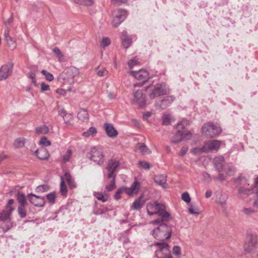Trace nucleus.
<instances>
[{
  "label": "nucleus",
  "mask_w": 258,
  "mask_h": 258,
  "mask_svg": "<svg viewBox=\"0 0 258 258\" xmlns=\"http://www.w3.org/2000/svg\"><path fill=\"white\" fill-rule=\"evenodd\" d=\"M168 220L157 219L150 222L156 226L151 231V234L156 239L165 241L170 238L173 226L167 225L165 223Z\"/></svg>",
  "instance_id": "nucleus-1"
},
{
  "label": "nucleus",
  "mask_w": 258,
  "mask_h": 258,
  "mask_svg": "<svg viewBox=\"0 0 258 258\" xmlns=\"http://www.w3.org/2000/svg\"><path fill=\"white\" fill-rule=\"evenodd\" d=\"M147 212L149 215L158 214L162 220H169L170 214L166 211L164 205L157 201L150 203L147 205Z\"/></svg>",
  "instance_id": "nucleus-2"
},
{
  "label": "nucleus",
  "mask_w": 258,
  "mask_h": 258,
  "mask_svg": "<svg viewBox=\"0 0 258 258\" xmlns=\"http://www.w3.org/2000/svg\"><path fill=\"white\" fill-rule=\"evenodd\" d=\"M188 124L186 120H183L178 123L174 127L177 130V132L172 137V141L175 143H178L183 140L190 139L192 134L188 131H185V126Z\"/></svg>",
  "instance_id": "nucleus-3"
},
{
  "label": "nucleus",
  "mask_w": 258,
  "mask_h": 258,
  "mask_svg": "<svg viewBox=\"0 0 258 258\" xmlns=\"http://www.w3.org/2000/svg\"><path fill=\"white\" fill-rule=\"evenodd\" d=\"M202 132L204 135L208 138H214L221 134L222 130L218 124L208 122L203 125L202 128Z\"/></svg>",
  "instance_id": "nucleus-4"
},
{
  "label": "nucleus",
  "mask_w": 258,
  "mask_h": 258,
  "mask_svg": "<svg viewBox=\"0 0 258 258\" xmlns=\"http://www.w3.org/2000/svg\"><path fill=\"white\" fill-rule=\"evenodd\" d=\"M79 74V70L75 67H70L67 68L59 77V80L63 81V84H73L74 82V78Z\"/></svg>",
  "instance_id": "nucleus-5"
},
{
  "label": "nucleus",
  "mask_w": 258,
  "mask_h": 258,
  "mask_svg": "<svg viewBox=\"0 0 258 258\" xmlns=\"http://www.w3.org/2000/svg\"><path fill=\"white\" fill-rule=\"evenodd\" d=\"M151 88V92L149 96L151 99L154 98L161 95H166L169 93V89L165 83L158 84L153 88L149 86L146 87L145 90Z\"/></svg>",
  "instance_id": "nucleus-6"
},
{
  "label": "nucleus",
  "mask_w": 258,
  "mask_h": 258,
  "mask_svg": "<svg viewBox=\"0 0 258 258\" xmlns=\"http://www.w3.org/2000/svg\"><path fill=\"white\" fill-rule=\"evenodd\" d=\"M155 245L159 246V248L156 251L155 255L158 258H172L169 250V245L166 242H156Z\"/></svg>",
  "instance_id": "nucleus-7"
},
{
  "label": "nucleus",
  "mask_w": 258,
  "mask_h": 258,
  "mask_svg": "<svg viewBox=\"0 0 258 258\" xmlns=\"http://www.w3.org/2000/svg\"><path fill=\"white\" fill-rule=\"evenodd\" d=\"M89 158L90 160L99 165H101L104 161V155L101 150L96 147L91 148Z\"/></svg>",
  "instance_id": "nucleus-8"
},
{
  "label": "nucleus",
  "mask_w": 258,
  "mask_h": 258,
  "mask_svg": "<svg viewBox=\"0 0 258 258\" xmlns=\"http://www.w3.org/2000/svg\"><path fill=\"white\" fill-rule=\"evenodd\" d=\"M257 243V236L255 234H248L247 241L245 242L244 247V250L248 252L254 251Z\"/></svg>",
  "instance_id": "nucleus-9"
},
{
  "label": "nucleus",
  "mask_w": 258,
  "mask_h": 258,
  "mask_svg": "<svg viewBox=\"0 0 258 258\" xmlns=\"http://www.w3.org/2000/svg\"><path fill=\"white\" fill-rule=\"evenodd\" d=\"M221 145V142L219 140H212L207 142L202 148V151L205 152H217Z\"/></svg>",
  "instance_id": "nucleus-10"
},
{
  "label": "nucleus",
  "mask_w": 258,
  "mask_h": 258,
  "mask_svg": "<svg viewBox=\"0 0 258 258\" xmlns=\"http://www.w3.org/2000/svg\"><path fill=\"white\" fill-rule=\"evenodd\" d=\"M119 165V162L116 159H111L108 161L106 167V169L108 172V173L106 175L107 178H111L112 177H116V174L114 172Z\"/></svg>",
  "instance_id": "nucleus-11"
},
{
  "label": "nucleus",
  "mask_w": 258,
  "mask_h": 258,
  "mask_svg": "<svg viewBox=\"0 0 258 258\" xmlns=\"http://www.w3.org/2000/svg\"><path fill=\"white\" fill-rule=\"evenodd\" d=\"M28 199L30 202L35 207H42L44 206L45 203L44 197L38 196L33 194H29L28 195Z\"/></svg>",
  "instance_id": "nucleus-12"
},
{
  "label": "nucleus",
  "mask_w": 258,
  "mask_h": 258,
  "mask_svg": "<svg viewBox=\"0 0 258 258\" xmlns=\"http://www.w3.org/2000/svg\"><path fill=\"white\" fill-rule=\"evenodd\" d=\"M128 73L132 75L138 80L145 82L148 78V72L145 70H140L139 71H130Z\"/></svg>",
  "instance_id": "nucleus-13"
},
{
  "label": "nucleus",
  "mask_w": 258,
  "mask_h": 258,
  "mask_svg": "<svg viewBox=\"0 0 258 258\" xmlns=\"http://www.w3.org/2000/svg\"><path fill=\"white\" fill-rule=\"evenodd\" d=\"M133 96L134 98L133 101L134 103H137L141 107H143L145 105L146 100L143 97V92L141 90L134 91Z\"/></svg>",
  "instance_id": "nucleus-14"
},
{
  "label": "nucleus",
  "mask_w": 258,
  "mask_h": 258,
  "mask_svg": "<svg viewBox=\"0 0 258 258\" xmlns=\"http://www.w3.org/2000/svg\"><path fill=\"white\" fill-rule=\"evenodd\" d=\"M174 98L171 96H168L162 100L156 102V106L158 108L165 109L174 100Z\"/></svg>",
  "instance_id": "nucleus-15"
},
{
  "label": "nucleus",
  "mask_w": 258,
  "mask_h": 258,
  "mask_svg": "<svg viewBox=\"0 0 258 258\" xmlns=\"http://www.w3.org/2000/svg\"><path fill=\"white\" fill-rule=\"evenodd\" d=\"M13 66L10 64L3 66L0 69V81L7 79L12 73Z\"/></svg>",
  "instance_id": "nucleus-16"
},
{
  "label": "nucleus",
  "mask_w": 258,
  "mask_h": 258,
  "mask_svg": "<svg viewBox=\"0 0 258 258\" xmlns=\"http://www.w3.org/2000/svg\"><path fill=\"white\" fill-rule=\"evenodd\" d=\"M104 130L107 135L112 138H115L118 135V132L111 123H105L104 124Z\"/></svg>",
  "instance_id": "nucleus-17"
},
{
  "label": "nucleus",
  "mask_w": 258,
  "mask_h": 258,
  "mask_svg": "<svg viewBox=\"0 0 258 258\" xmlns=\"http://www.w3.org/2000/svg\"><path fill=\"white\" fill-rule=\"evenodd\" d=\"M215 167L219 172H221L223 169V164L225 162L224 158L222 156L216 157L214 159Z\"/></svg>",
  "instance_id": "nucleus-18"
},
{
  "label": "nucleus",
  "mask_w": 258,
  "mask_h": 258,
  "mask_svg": "<svg viewBox=\"0 0 258 258\" xmlns=\"http://www.w3.org/2000/svg\"><path fill=\"white\" fill-rule=\"evenodd\" d=\"M140 188L139 183L136 180L129 188L124 187L125 192L128 195L137 193Z\"/></svg>",
  "instance_id": "nucleus-19"
},
{
  "label": "nucleus",
  "mask_w": 258,
  "mask_h": 258,
  "mask_svg": "<svg viewBox=\"0 0 258 258\" xmlns=\"http://www.w3.org/2000/svg\"><path fill=\"white\" fill-rule=\"evenodd\" d=\"M121 38L123 47L125 48H128L131 44V39L127 35L126 31L122 32Z\"/></svg>",
  "instance_id": "nucleus-20"
},
{
  "label": "nucleus",
  "mask_w": 258,
  "mask_h": 258,
  "mask_svg": "<svg viewBox=\"0 0 258 258\" xmlns=\"http://www.w3.org/2000/svg\"><path fill=\"white\" fill-rule=\"evenodd\" d=\"M35 155L40 160H47L48 158L49 154L45 149L37 150L35 152Z\"/></svg>",
  "instance_id": "nucleus-21"
},
{
  "label": "nucleus",
  "mask_w": 258,
  "mask_h": 258,
  "mask_svg": "<svg viewBox=\"0 0 258 258\" xmlns=\"http://www.w3.org/2000/svg\"><path fill=\"white\" fill-rule=\"evenodd\" d=\"M155 182L158 185L164 187L166 183V176L165 174L156 175L154 177Z\"/></svg>",
  "instance_id": "nucleus-22"
},
{
  "label": "nucleus",
  "mask_w": 258,
  "mask_h": 258,
  "mask_svg": "<svg viewBox=\"0 0 258 258\" xmlns=\"http://www.w3.org/2000/svg\"><path fill=\"white\" fill-rule=\"evenodd\" d=\"M223 170L228 176H231L234 174L236 169L231 163H228L225 165Z\"/></svg>",
  "instance_id": "nucleus-23"
},
{
  "label": "nucleus",
  "mask_w": 258,
  "mask_h": 258,
  "mask_svg": "<svg viewBox=\"0 0 258 258\" xmlns=\"http://www.w3.org/2000/svg\"><path fill=\"white\" fill-rule=\"evenodd\" d=\"M127 16V12L123 9H118L114 12V17L123 21Z\"/></svg>",
  "instance_id": "nucleus-24"
},
{
  "label": "nucleus",
  "mask_w": 258,
  "mask_h": 258,
  "mask_svg": "<svg viewBox=\"0 0 258 258\" xmlns=\"http://www.w3.org/2000/svg\"><path fill=\"white\" fill-rule=\"evenodd\" d=\"M78 118L79 120L84 122L88 121L89 119V114L87 110L81 109L78 114Z\"/></svg>",
  "instance_id": "nucleus-25"
},
{
  "label": "nucleus",
  "mask_w": 258,
  "mask_h": 258,
  "mask_svg": "<svg viewBox=\"0 0 258 258\" xmlns=\"http://www.w3.org/2000/svg\"><path fill=\"white\" fill-rule=\"evenodd\" d=\"M17 200L19 203V206H27L28 203L25 195L21 192H18L17 195Z\"/></svg>",
  "instance_id": "nucleus-26"
},
{
  "label": "nucleus",
  "mask_w": 258,
  "mask_h": 258,
  "mask_svg": "<svg viewBox=\"0 0 258 258\" xmlns=\"http://www.w3.org/2000/svg\"><path fill=\"white\" fill-rule=\"evenodd\" d=\"M251 191L244 187V186H240L238 187V194L239 197L244 198L249 195Z\"/></svg>",
  "instance_id": "nucleus-27"
},
{
  "label": "nucleus",
  "mask_w": 258,
  "mask_h": 258,
  "mask_svg": "<svg viewBox=\"0 0 258 258\" xmlns=\"http://www.w3.org/2000/svg\"><path fill=\"white\" fill-rule=\"evenodd\" d=\"M142 197H140L136 199L132 205V208L135 210H140L144 205V202H142Z\"/></svg>",
  "instance_id": "nucleus-28"
},
{
  "label": "nucleus",
  "mask_w": 258,
  "mask_h": 258,
  "mask_svg": "<svg viewBox=\"0 0 258 258\" xmlns=\"http://www.w3.org/2000/svg\"><path fill=\"white\" fill-rule=\"evenodd\" d=\"M228 197L226 195H221L219 200L217 201V203L220 205L221 207L224 210H226V204Z\"/></svg>",
  "instance_id": "nucleus-29"
},
{
  "label": "nucleus",
  "mask_w": 258,
  "mask_h": 258,
  "mask_svg": "<svg viewBox=\"0 0 258 258\" xmlns=\"http://www.w3.org/2000/svg\"><path fill=\"white\" fill-rule=\"evenodd\" d=\"M97 130L94 127H90L87 131L84 132L82 135L85 137H95L97 134Z\"/></svg>",
  "instance_id": "nucleus-30"
},
{
  "label": "nucleus",
  "mask_w": 258,
  "mask_h": 258,
  "mask_svg": "<svg viewBox=\"0 0 258 258\" xmlns=\"http://www.w3.org/2000/svg\"><path fill=\"white\" fill-rule=\"evenodd\" d=\"M64 178L66 180L68 184L72 188H75L76 187L74 180L72 178L69 173L66 172L64 174Z\"/></svg>",
  "instance_id": "nucleus-31"
},
{
  "label": "nucleus",
  "mask_w": 258,
  "mask_h": 258,
  "mask_svg": "<svg viewBox=\"0 0 258 258\" xmlns=\"http://www.w3.org/2000/svg\"><path fill=\"white\" fill-rule=\"evenodd\" d=\"M137 148L143 154H148L150 153L149 149L144 143H138Z\"/></svg>",
  "instance_id": "nucleus-32"
},
{
  "label": "nucleus",
  "mask_w": 258,
  "mask_h": 258,
  "mask_svg": "<svg viewBox=\"0 0 258 258\" xmlns=\"http://www.w3.org/2000/svg\"><path fill=\"white\" fill-rule=\"evenodd\" d=\"M49 132L48 126L45 125H40L35 129V132L38 135L46 134Z\"/></svg>",
  "instance_id": "nucleus-33"
},
{
  "label": "nucleus",
  "mask_w": 258,
  "mask_h": 258,
  "mask_svg": "<svg viewBox=\"0 0 258 258\" xmlns=\"http://www.w3.org/2000/svg\"><path fill=\"white\" fill-rule=\"evenodd\" d=\"M53 51L57 57L59 61H64L66 60L64 55L62 54L60 50L58 47H54Z\"/></svg>",
  "instance_id": "nucleus-34"
},
{
  "label": "nucleus",
  "mask_w": 258,
  "mask_h": 258,
  "mask_svg": "<svg viewBox=\"0 0 258 258\" xmlns=\"http://www.w3.org/2000/svg\"><path fill=\"white\" fill-rule=\"evenodd\" d=\"M26 207L27 206L25 205L18 206V214L21 218H24L26 217Z\"/></svg>",
  "instance_id": "nucleus-35"
},
{
  "label": "nucleus",
  "mask_w": 258,
  "mask_h": 258,
  "mask_svg": "<svg viewBox=\"0 0 258 258\" xmlns=\"http://www.w3.org/2000/svg\"><path fill=\"white\" fill-rule=\"evenodd\" d=\"M72 152L71 149H68L66 153L62 155L61 161L62 162L66 163L70 161V159L72 156Z\"/></svg>",
  "instance_id": "nucleus-36"
},
{
  "label": "nucleus",
  "mask_w": 258,
  "mask_h": 258,
  "mask_svg": "<svg viewBox=\"0 0 258 258\" xmlns=\"http://www.w3.org/2000/svg\"><path fill=\"white\" fill-rule=\"evenodd\" d=\"M60 191L62 196L66 195L68 192L67 186L64 183V181L63 177H60Z\"/></svg>",
  "instance_id": "nucleus-37"
},
{
  "label": "nucleus",
  "mask_w": 258,
  "mask_h": 258,
  "mask_svg": "<svg viewBox=\"0 0 258 258\" xmlns=\"http://www.w3.org/2000/svg\"><path fill=\"white\" fill-rule=\"evenodd\" d=\"M25 140L23 138L17 139L15 141L14 146L16 148H22L25 145Z\"/></svg>",
  "instance_id": "nucleus-38"
},
{
  "label": "nucleus",
  "mask_w": 258,
  "mask_h": 258,
  "mask_svg": "<svg viewBox=\"0 0 258 258\" xmlns=\"http://www.w3.org/2000/svg\"><path fill=\"white\" fill-rule=\"evenodd\" d=\"M11 213L12 212H9V211L6 210V209L2 212H0V220L3 221L8 219Z\"/></svg>",
  "instance_id": "nucleus-39"
},
{
  "label": "nucleus",
  "mask_w": 258,
  "mask_h": 258,
  "mask_svg": "<svg viewBox=\"0 0 258 258\" xmlns=\"http://www.w3.org/2000/svg\"><path fill=\"white\" fill-rule=\"evenodd\" d=\"M162 119L164 125H169L171 122L172 117L170 114L165 113L163 115Z\"/></svg>",
  "instance_id": "nucleus-40"
},
{
  "label": "nucleus",
  "mask_w": 258,
  "mask_h": 258,
  "mask_svg": "<svg viewBox=\"0 0 258 258\" xmlns=\"http://www.w3.org/2000/svg\"><path fill=\"white\" fill-rule=\"evenodd\" d=\"M111 178L112 180L110 183L105 187V189L108 191H112L115 188V177H112Z\"/></svg>",
  "instance_id": "nucleus-41"
},
{
  "label": "nucleus",
  "mask_w": 258,
  "mask_h": 258,
  "mask_svg": "<svg viewBox=\"0 0 258 258\" xmlns=\"http://www.w3.org/2000/svg\"><path fill=\"white\" fill-rule=\"evenodd\" d=\"M6 41L7 45L11 49L13 50L16 48L17 44L16 41L12 38H9L8 39H7Z\"/></svg>",
  "instance_id": "nucleus-42"
},
{
  "label": "nucleus",
  "mask_w": 258,
  "mask_h": 258,
  "mask_svg": "<svg viewBox=\"0 0 258 258\" xmlns=\"http://www.w3.org/2000/svg\"><path fill=\"white\" fill-rule=\"evenodd\" d=\"M59 114L63 118L64 121L66 123H68V121L66 120L65 117L68 116L70 118H72L71 114L67 113V112L63 109H60L58 110Z\"/></svg>",
  "instance_id": "nucleus-43"
},
{
  "label": "nucleus",
  "mask_w": 258,
  "mask_h": 258,
  "mask_svg": "<svg viewBox=\"0 0 258 258\" xmlns=\"http://www.w3.org/2000/svg\"><path fill=\"white\" fill-rule=\"evenodd\" d=\"M39 143L40 145L45 147L49 146L51 145V142L48 140L46 137L44 136L41 138Z\"/></svg>",
  "instance_id": "nucleus-44"
},
{
  "label": "nucleus",
  "mask_w": 258,
  "mask_h": 258,
  "mask_svg": "<svg viewBox=\"0 0 258 258\" xmlns=\"http://www.w3.org/2000/svg\"><path fill=\"white\" fill-rule=\"evenodd\" d=\"M46 197L49 203L51 204H54L56 199V194L55 192H50L47 194Z\"/></svg>",
  "instance_id": "nucleus-45"
},
{
  "label": "nucleus",
  "mask_w": 258,
  "mask_h": 258,
  "mask_svg": "<svg viewBox=\"0 0 258 258\" xmlns=\"http://www.w3.org/2000/svg\"><path fill=\"white\" fill-rule=\"evenodd\" d=\"M49 189V186L47 184H42L36 187V191L40 192H44Z\"/></svg>",
  "instance_id": "nucleus-46"
},
{
  "label": "nucleus",
  "mask_w": 258,
  "mask_h": 258,
  "mask_svg": "<svg viewBox=\"0 0 258 258\" xmlns=\"http://www.w3.org/2000/svg\"><path fill=\"white\" fill-rule=\"evenodd\" d=\"M13 227V223L8 221L6 223L2 225L1 227L4 232H7Z\"/></svg>",
  "instance_id": "nucleus-47"
},
{
  "label": "nucleus",
  "mask_w": 258,
  "mask_h": 258,
  "mask_svg": "<svg viewBox=\"0 0 258 258\" xmlns=\"http://www.w3.org/2000/svg\"><path fill=\"white\" fill-rule=\"evenodd\" d=\"M123 191H125L124 187L119 188L115 193L114 199L117 200L120 199Z\"/></svg>",
  "instance_id": "nucleus-48"
},
{
  "label": "nucleus",
  "mask_w": 258,
  "mask_h": 258,
  "mask_svg": "<svg viewBox=\"0 0 258 258\" xmlns=\"http://www.w3.org/2000/svg\"><path fill=\"white\" fill-rule=\"evenodd\" d=\"M41 73L45 76L46 80L48 81H52L54 79L53 75L45 70H42Z\"/></svg>",
  "instance_id": "nucleus-49"
},
{
  "label": "nucleus",
  "mask_w": 258,
  "mask_h": 258,
  "mask_svg": "<svg viewBox=\"0 0 258 258\" xmlns=\"http://www.w3.org/2000/svg\"><path fill=\"white\" fill-rule=\"evenodd\" d=\"M233 182L235 183H239L240 185H245L246 182L244 178L239 176L238 178H234Z\"/></svg>",
  "instance_id": "nucleus-50"
},
{
  "label": "nucleus",
  "mask_w": 258,
  "mask_h": 258,
  "mask_svg": "<svg viewBox=\"0 0 258 258\" xmlns=\"http://www.w3.org/2000/svg\"><path fill=\"white\" fill-rule=\"evenodd\" d=\"M94 195L98 200L101 201L102 202H105L107 200V196H103L101 193L95 192Z\"/></svg>",
  "instance_id": "nucleus-51"
},
{
  "label": "nucleus",
  "mask_w": 258,
  "mask_h": 258,
  "mask_svg": "<svg viewBox=\"0 0 258 258\" xmlns=\"http://www.w3.org/2000/svg\"><path fill=\"white\" fill-rule=\"evenodd\" d=\"M14 200L13 199H10L8 201V202L6 205V209L8 210L9 212H12L14 209L11 206V205L14 203Z\"/></svg>",
  "instance_id": "nucleus-52"
},
{
  "label": "nucleus",
  "mask_w": 258,
  "mask_h": 258,
  "mask_svg": "<svg viewBox=\"0 0 258 258\" xmlns=\"http://www.w3.org/2000/svg\"><path fill=\"white\" fill-rule=\"evenodd\" d=\"M97 74L99 77H104L107 75L108 71L105 68H102L99 70H96Z\"/></svg>",
  "instance_id": "nucleus-53"
},
{
  "label": "nucleus",
  "mask_w": 258,
  "mask_h": 258,
  "mask_svg": "<svg viewBox=\"0 0 258 258\" xmlns=\"http://www.w3.org/2000/svg\"><path fill=\"white\" fill-rule=\"evenodd\" d=\"M244 214L247 215H250L255 213V210L251 208H245L242 210Z\"/></svg>",
  "instance_id": "nucleus-54"
},
{
  "label": "nucleus",
  "mask_w": 258,
  "mask_h": 258,
  "mask_svg": "<svg viewBox=\"0 0 258 258\" xmlns=\"http://www.w3.org/2000/svg\"><path fill=\"white\" fill-rule=\"evenodd\" d=\"M173 253L176 256H179L181 254V249L178 246H174L172 250Z\"/></svg>",
  "instance_id": "nucleus-55"
},
{
  "label": "nucleus",
  "mask_w": 258,
  "mask_h": 258,
  "mask_svg": "<svg viewBox=\"0 0 258 258\" xmlns=\"http://www.w3.org/2000/svg\"><path fill=\"white\" fill-rule=\"evenodd\" d=\"M110 43V40L108 37H105L102 39L101 45L104 47L108 46Z\"/></svg>",
  "instance_id": "nucleus-56"
},
{
  "label": "nucleus",
  "mask_w": 258,
  "mask_h": 258,
  "mask_svg": "<svg viewBox=\"0 0 258 258\" xmlns=\"http://www.w3.org/2000/svg\"><path fill=\"white\" fill-rule=\"evenodd\" d=\"M122 22V21H121L120 19H118V18L114 17L112 22V25L114 27H117Z\"/></svg>",
  "instance_id": "nucleus-57"
},
{
  "label": "nucleus",
  "mask_w": 258,
  "mask_h": 258,
  "mask_svg": "<svg viewBox=\"0 0 258 258\" xmlns=\"http://www.w3.org/2000/svg\"><path fill=\"white\" fill-rule=\"evenodd\" d=\"M226 176L221 172H219L218 176H214V179L217 181H223L226 179Z\"/></svg>",
  "instance_id": "nucleus-58"
},
{
  "label": "nucleus",
  "mask_w": 258,
  "mask_h": 258,
  "mask_svg": "<svg viewBox=\"0 0 258 258\" xmlns=\"http://www.w3.org/2000/svg\"><path fill=\"white\" fill-rule=\"evenodd\" d=\"M29 77L32 80V82L35 86L37 85V81L36 80V75L34 72H31L29 73Z\"/></svg>",
  "instance_id": "nucleus-59"
},
{
  "label": "nucleus",
  "mask_w": 258,
  "mask_h": 258,
  "mask_svg": "<svg viewBox=\"0 0 258 258\" xmlns=\"http://www.w3.org/2000/svg\"><path fill=\"white\" fill-rule=\"evenodd\" d=\"M139 165L142 168L146 169H149L150 168V165L148 162L144 161H140L139 162Z\"/></svg>",
  "instance_id": "nucleus-60"
},
{
  "label": "nucleus",
  "mask_w": 258,
  "mask_h": 258,
  "mask_svg": "<svg viewBox=\"0 0 258 258\" xmlns=\"http://www.w3.org/2000/svg\"><path fill=\"white\" fill-rule=\"evenodd\" d=\"M182 199L183 201L186 203H189L190 202V198L189 194L187 192H184L182 194Z\"/></svg>",
  "instance_id": "nucleus-61"
},
{
  "label": "nucleus",
  "mask_w": 258,
  "mask_h": 258,
  "mask_svg": "<svg viewBox=\"0 0 258 258\" xmlns=\"http://www.w3.org/2000/svg\"><path fill=\"white\" fill-rule=\"evenodd\" d=\"M138 63V59L136 57L131 59L128 62V66L130 68H132L134 66L137 64Z\"/></svg>",
  "instance_id": "nucleus-62"
},
{
  "label": "nucleus",
  "mask_w": 258,
  "mask_h": 258,
  "mask_svg": "<svg viewBox=\"0 0 258 258\" xmlns=\"http://www.w3.org/2000/svg\"><path fill=\"white\" fill-rule=\"evenodd\" d=\"M187 150H188V147L187 146H183L179 153V155L180 156H184L186 153Z\"/></svg>",
  "instance_id": "nucleus-63"
},
{
  "label": "nucleus",
  "mask_w": 258,
  "mask_h": 258,
  "mask_svg": "<svg viewBox=\"0 0 258 258\" xmlns=\"http://www.w3.org/2000/svg\"><path fill=\"white\" fill-rule=\"evenodd\" d=\"M189 212L191 214H199V211L197 208H195L193 206H191L188 208Z\"/></svg>",
  "instance_id": "nucleus-64"
}]
</instances>
